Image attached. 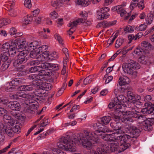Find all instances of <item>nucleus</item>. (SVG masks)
<instances>
[{"instance_id": "obj_45", "label": "nucleus", "mask_w": 154, "mask_h": 154, "mask_svg": "<svg viewBox=\"0 0 154 154\" xmlns=\"http://www.w3.org/2000/svg\"><path fill=\"white\" fill-rule=\"evenodd\" d=\"M15 88L12 85H11V82L6 84V90L8 92H11Z\"/></svg>"}, {"instance_id": "obj_59", "label": "nucleus", "mask_w": 154, "mask_h": 154, "mask_svg": "<svg viewBox=\"0 0 154 154\" xmlns=\"http://www.w3.org/2000/svg\"><path fill=\"white\" fill-rule=\"evenodd\" d=\"M117 36V35L115 34L113 36H111L110 37L108 41L109 45H111L112 44Z\"/></svg>"}, {"instance_id": "obj_14", "label": "nucleus", "mask_w": 154, "mask_h": 154, "mask_svg": "<svg viewBox=\"0 0 154 154\" xmlns=\"http://www.w3.org/2000/svg\"><path fill=\"white\" fill-rule=\"evenodd\" d=\"M42 79L39 77L38 75L35 74L30 75L29 76V79L33 82V85L36 86L37 87L40 85V83H41V79Z\"/></svg>"}, {"instance_id": "obj_18", "label": "nucleus", "mask_w": 154, "mask_h": 154, "mask_svg": "<svg viewBox=\"0 0 154 154\" xmlns=\"http://www.w3.org/2000/svg\"><path fill=\"white\" fill-rule=\"evenodd\" d=\"M141 100V97L137 94L134 95L131 93L129 94L128 102H130L133 103H135L138 100Z\"/></svg>"}, {"instance_id": "obj_30", "label": "nucleus", "mask_w": 154, "mask_h": 154, "mask_svg": "<svg viewBox=\"0 0 154 154\" xmlns=\"http://www.w3.org/2000/svg\"><path fill=\"white\" fill-rule=\"evenodd\" d=\"M38 72H39V73L38 75L39 77L40 76H50L52 74V72L51 71L48 70H41V69H40Z\"/></svg>"}, {"instance_id": "obj_23", "label": "nucleus", "mask_w": 154, "mask_h": 154, "mask_svg": "<svg viewBox=\"0 0 154 154\" xmlns=\"http://www.w3.org/2000/svg\"><path fill=\"white\" fill-rule=\"evenodd\" d=\"M11 54L8 52H2L0 56L1 60L5 63H10L11 60L9 59V55Z\"/></svg>"}, {"instance_id": "obj_49", "label": "nucleus", "mask_w": 154, "mask_h": 154, "mask_svg": "<svg viewBox=\"0 0 154 154\" xmlns=\"http://www.w3.org/2000/svg\"><path fill=\"white\" fill-rule=\"evenodd\" d=\"M40 69V66H35L30 68L29 69V71L31 73L35 72H38Z\"/></svg>"}, {"instance_id": "obj_40", "label": "nucleus", "mask_w": 154, "mask_h": 154, "mask_svg": "<svg viewBox=\"0 0 154 154\" xmlns=\"http://www.w3.org/2000/svg\"><path fill=\"white\" fill-rule=\"evenodd\" d=\"M48 48V47L46 45H43L39 47L38 48L35 50L36 53L39 54L43 52L44 51H46V50Z\"/></svg>"}, {"instance_id": "obj_57", "label": "nucleus", "mask_w": 154, "mask_h": 154, "mask_svg": "<svg viewBox=\"0 0 154 154\" xmlns=\"http://www.w3.org/2000/svg\"><path fill=\"white\" fill-rule=\"evenodd\" d=\"M14 133H19L21 131V128L19 125L18 124H17L15 125L13 127V128Z\"/></svg>"}, {"instance_id": "obj_9", "label": "nucleus", "mask_w": 154, "mask_h": 154, "mask_svg": "<svg viewBox=\"0 0 154 154\" xmlns=\"http://www.w3.org/2000/svg\"><path fill=\"white\" fill-rule=\"evenodd\" d=\"M18 51L20 53L13 63V65L15 67H17L19 65L26 62L27 59L26 57L29 53L28 51L22 50V49H21L20 48H18Z\"/></svg>"}, {"instance_id": "obj_28", "label": "nucleus", "mask_w": 154, "mask_h": 154, "mask_svg": "<svg viewBox=\"0 0 154 154\" xmlns=\"http://www.w3.org/2000/svg\"><path fill=\"white\" fill-rule=\"evenodd\" d=\"M130 133L131 134L137 136L141 131L140 128L137 129L135 126H131L130 128Z\"/></svg>"}, {"instance_id": "obj_33", "label": "nucleus", "mask_w": 154, "mask_h": 154, "mask_svg": "<svg viewBox=\"0 0 154 154\" xmlns=\"http://www.w3.org/2000/svg\"><path fill=\"white\" fill-rule=\"evenodd\" d=\"M11 114L13 116H14L15 118L19 120L22 121L24 120L26 118L25 114L21 112L18 113H15V114L11 113Z\"/></svg>"}, {"instance_id": "obj_63", "label": "nucleus", "mask_w": 154, "mask_h": 154, "mask_svg": "<svg viewBox=\"0 0 154 154\" xmlns=\"http://www.w3.org/2000/svg\"><path fill=\"white\" fill-rule=\"evenodd\" d=\"M67 86V84L66 82H64L63 83V85L62 87L60 89V90L58 91V93H60V94H61L63 92L64 90L66 88Z\"/></svg>"}, {"instance_id": "obj_39", "label": "nucleus", "mask_w": 154, "mask_h": 154, "mask_svg": "<svg viewBox=\"0 0 154 154\" xmlns=\"http://www.w3.org/2000/svg\"><path fill=\"white\" fill-rule=\"evenodd\" d=\"M32 20V18L30 16L25 17L23 20V24L24 25L29 24Z\"/></svg>"}, {"instance_id": "obj_46", "label": "nucleus", "mask_w": 154, "mask_h": 154, "mask_svg": "<svg viewBox=\"0 0 154 154\" xmlns=\"http://www.w3.org/2000/svg\"><path fill=\"white\" fill-rule=\"evenodd\" d=\"M124 42V39L122 38H118L116 41L115 45V47L116 48H118Z\"/></svg>"}, {"instance_id": "obj_34", "label": "nucleus", "mask_w": 154, "mask_h": 154, "mask_svg": "<svg viewBox=\"0 0 154 154\" xmlns=\"http://www.w3.org/2000/svg\"><path fill=\"white\" fill-rule=\"evenodd\" d=\"M153 20V15L152 13H149L148 14L146 18V23L147 24H151Z\"/></svg>"}, {"instance_id": "obj_48", "label": "nucleus", "mask_w": 154, "mask_h": 154, "mask_svg": "<svg viewBox=\"0 0 154 154\" xmlns=\"http://www.w3.org/2000/svg\"><path fill=\"white\" fill-rule=\"evenodd\" d=\"M112 79L113 77L112 76H108L107 75H105L103 78V80H105V84L109 83Z\"/></svg>"}, {"instance_id": "obj_3", "label": "nucleus", "mask_w": 154, "mask_h": 154, "mask_svg": "<svg viewBox=\"0 0 154 154\" xmlns=\"http://www.w3.org/2000/svg\"><path fill=\"white\" fill-rule=\"evenodd\" d=\"M82 144L83 146L88 149L93 147V143L90 140L86 139L85 135L80 133L77 135V138L71 139L68 136L62 137L60 140L59 142L57 143V146L60 149L70 152L76 151L75 144Z\"/></svg>"}, {"instance_id": "obj_20", "label": "nucleus", "mask_w": 154, "mask_h": 154, "mask_svg": "<svg viewBox=\"0 0 154 154\" xmlns=\"http://www.w3.org/2000/svg\"><path fill=\"white\" fill-rule=\"evenodd\" d=\"M33 85H21L19 87L18 90L20 91H29L33 90L35 88V87L36 86H35Z\"/></svg>"}, {"instance_id": "obj_22", "label": "nucleus", "mask_w": 154, "mask_h": 154, "mask_svg": "<svg viewBox=\"0 0 154 154\" xmlns=\"http://www.w3.org/2000/svg\"><path fill=\"white\" fill-rule=\"evenodd\" d=\"M38 45V42L34 41L31 42L29 45L28 46H25V50L29 51H32L33 50L35 49L37 47Z\"/></svg>"}, {"instance_id": "obj_2", "label": "nucleus", "mask_w": 154, "mask_h": 154, "mask_svg": "<svg viewBox=\"0 0 154 154\" xmlns=\"http://www.w3.org/2000/svg\"><path fill=\"white\" fill-rule=\"evenodd\" d=\"M114 132L112 134L103 136L102 139L105 141L112 142L109 143L108 149H109L112 152L119 149L122 152L131 146L130 140L131 137L126 134L122 135L124 131L121 127H114Z\"/></svg>"}, {"instance_id": "obj_37", "label": "nucleus", "mask_w": 154, "mask_h": 154, "mask_svg": "<svg viewBox=\"0 0 154 154\" xmlns=\"http://www.w3.org/2000/svg\"><path fill=\"white\" fill-rule=\"evenodd\" d=\"M81 18L78 19L72 22H70L68 24V26L71 27L72 29H75V27L79 23H80L81 21Z\"/></svg>"}, {"instance_id": "obj_11", "label": "nucleus", "mask_w": 154, "mask_h": 154, "mask_svg": "<svg viewBox=\"0 0 154 154\" xmlns=\"http://www.w3.org/2000/svg\"><path fill=\"white\" fill-rule=\"evenodd\" d=\"M109 8L106 7H104L100 8L97 11V18L100 20L107 18L109 17V14L107 11H109Z\"/></svg>"}, {"instance_id": "obj_8", "label": "nucleus", "mask_w": 154, "mask_h": 154, "mask_svg": "<svg viewBox=\"0 0 154 154\" xmlns=\"http://www.w3.org/2000/svg\"><path fill=\"white\" fill-rule=\"evenodd\" d=\"M17 43V41L13 40L10 45L8 42L4 43L2 46V52H8L11 55L15 54L16 52Z\"/></svg>"}, {"instance_id": "obj_27", "label": "nucleus", "mask_w": 154, "mask_h": 154, "mask_svg": "<svg viewBox=\"0 0 154 154\" xmlns=\"http://www.w3.org/2000/svg\"><path fill=\"white\" fill-rule=\"evenodd\" d=\"M5 131L9 137H12L14 135V132L12 127L8 125L5 128Z\"/></svg>"}, {"instance_id": "obj_25", "label": "nucleus", "mask_w": 154, "mask_h": 154, "mask_svg": "<svg viewBox=\"0 0 154 154\" xmlns=\"http://www.w3.org/2000/svg\"><path fill=\"white\" fill-rule=\"evenodd\" d=\"M11 82V85H12L15 88L16 87L25 82L24 80L21 78H16Z\"/></svg>"}, {"instance_id": "obj_43", "label": "nucleus", "mask_w": 154, "mask_h": 154, "mask_svg": "<svg viewBox=\"0 0 154 154\" xmlns=\"http://www.w3.org/2000/svg\"><path fill=\"white\" fill-rule=\"evenodd\" d=\"M111 120V117L109 116H104L101 119L102 122L104 124H107Z\"/></svg>"}, {"instance_id": "obj_24", "label": "nucleus", "mask_w": 154, "mask_h": 154, "mask_svg": "<svg viewBox=\"0 0 154 154\" xmlns=\"http://www.w3.org/2000/svg\"><path fill=\"white\" fill-rule=\"evenodd\" d=\"M104 146L102 148H98L97 149V152L92 149L90 151V154H106V150Z\"/></svg>"}, {"instance_id": "obj_19", "label": "nucleus", "mask_w": 154, "mask_h": 154, "mask_svg": "<svg viewBox=\"0 0 154 154\" xmlns=\"http://www.w3.org/2000/svg\"><path fill=\"white\" fill-rule=\"evenodd\" d=\"M152 45L148 42L143 41L141 44V48L146 53L149 52V51L151 49Z\"/></svg>"}, {"instance_id": "obj_55", "label": "nucleus", "mask_w": 154, "mask_h": 154, "mask_svg": "<svg viewBox=\"0 0 154 154\" xmlns=\"http://www.w3.org/2000/svg\"><path fill=\"white\" fill-rule=\"evenodd\" d=\"M49 16L51 19L55 20L57 18L58 15L56 11H53L50 13Z\"/></svg>"}, {"instance_id": "obj_53", "label": "nucleus", "mask_w": 154, "mask_h": 154, "mask_svg": "<svg viewBox=\"0 0 154 154\" xmlns=\"http://www.w3.org/2000/svg\"><path fill=\"white\" fill-rule=\"evenodd\" d=\"M5 63L2 65L0 68V71H4L8 68L10 63Z\"/></svg>"}, {"instance_id": "obj_12", "label": "nucleus", "mask_w": 154, "mask_h": 154, "mask_svg": "<svg viewBox=\"0 0 154 154\" xmlns=\"http://www.w3.org/2000/svg\"><path fill=\"white\" fill-rule=\"evenodd\" d=\"M125 5H126L125 4L116 6L113 7L112 9L113 11H116L118 13L120 14L121 17H125V19L126 20L128 18L129 15L125 10L122 9V8L125 6Z\"/></svg>"}, {"instance_id": "obj_47", "label": "nucleus", "mask_w": 154, "mask_h": 154, "mask_svg": "<svg viewBox=\"0 0 154 154\" xmlns=\"http://www.w3.org/2000/svg\"><path fill=\"white\" fill-rule=\"evenodd\" d=\"M81 21H80V23L83 24L84 26H90L91 24V22L88 20H87L86 19H83V18H81Z\"/></svg>"}, {"instance_id": "obj_52", "label": "nucleus", "mask_w": 154, "mask_h": 154, "mask_svg": "<svg viewBox=\"0 0 154 154\" xmlns=\"http://www.w3.org/2000/svg\"><path fill=\"white\" fill-rule=\"evenodd\" d=\"M50 65L51 63H42L40 66V69L41 68L48 69L50 67Z\"/></svg>"}, {"instance_id": "obj_4", "label": "nucleus", "mask_w": 154, "mask_h": 154, "mask_svg": "<svg viewBox=\"0 0 154 154\" xmlns=\"http://www.w3.org/2000/svg\"><path fill=\"white\" fill-rule=\"evenodd\" d=\"M120 113L122 114L123 116L121 120L122 122L128 123L130 122L136 121L139 123L142 124V128L144 130L149 131L151 130L152 128L151 122L149 120H146L145 116L141 115L134 109H133L132 112H120Z\"/></svg>"}, {"instance_id": "obj_64", "label": "nucleus", "mask_w": 154, "mask_h": 154, "mask_svg": "<svg viewBox=\"0 0 154 154\" xmlns=\"http://www.w3.org/2000/svg\"><path fill=\"white\" fill-rule=\"evenodd\" d=\"M54 37L56 39H57L59 43L62 44H63V40L59 34H55Z\"/></svg>"}, {"instance_id": "obj_15", "label": "nucleus", "mask_w": 154, "mask_h": 154, "mask_svg": "<svg viewBox=\"0 0 154 154\" xmlns=\"http://www.w3.org/2000/svg\"><path fill=\"white\" fill-rule=\"evenodd\" d=\"M127 98L123 95H120L118 97H116L114 98V102L116 105L119 106L120 109L122 108L121 106L122 103L128 102L127 101Z\"/></svg>"}, {"instance_id": "obj_56", "label": "nucleus", "mask_w": 154, "mask_h": 154, "mask_svg": "<svg viewBox=\"0 0 154 154\" xmlns=\"http://www.w3.org/2000/svg\"><path fill=\"white\" fill-rule=\"evenodd\" d=\"M92 80V76L89 75L84 80V84L86 85L90 83Z\"/></svg>"}, {"instance_id": "obj_54", "label": "nucleus", "mask_w": 154, "mask_h": 154, "mask_svg": "<svg viewBox=\"0 0 154 154\" xmlns=\"http://www.w3.org/2000/svg\"><path fill=\"white\" fill-rule=\"evenodd\" d=\"M39 55V54L38 53H36L35 51V50L34 51H31L30 54L29 56L32 58H35L38 59V58L37 57Z\"/></svg>"}, {"instance_id": "obj_38", "label": "nucleus", "mask_w": 154, "mask_h": 154, "mask_svg": "<svg viewBox=\"0 0 154 154\" xmlns=\"http://www.w3.org/2000/svg\"><path fill=\"white\" fill-rule=\"evenodd\" d=\"M134 27L128 25L125 26L123 28V30L125 33H131L134 32Z\"/></svg>"}, {"instance_id": "obj_58", "label": "nucleus", "mask_w": 154, "mask_h": 154, "mask_svg": "<svg viewBox=\"0 0 154 154\" xmlns=\"http://www.w3.org/2000/svg\"><path fill=\"white\" fill-rule=\"evenodd\" d=\"M39 86V87L40 88V89L39 90L35 91L34 93L37 96L39 97H42V94L41 91L42 90H43V89L42 88V87H41V86Z\"/></svg>"}, {"instance_id": "obj_41", "label": "nucleus", "mask_w": 154, "mask_h": 154, "mask_svg": "<svg viewBox=\"0 0 154 154\" xmlns=\"http://www.w3.org/2000/svg\"><path fill=\"white\" fill-rule=\"evenodd\" d=\"M41 83H40V85L39 86H41V87H43L42 88L43 89L45 90H50L52 88L51 85L48 83H42L41 81Z\"/></svg>"}, {"instance_id": "obj_7", "label": "nucleus", "mask_w": 154, "mask_h": 154, "mask_svg": "<svg viewBox=\"0 0 154 154\" xmlns=\"http://www.w3.org/2000/svg\"><path fill=\"white\" fill-rule=\"evenodd\" d=\"M18 97L25 99V102L26 104L32 108H37L38 106V102L35 100V97L31 94H26L25 93L18 92L17 93Z\"/></svg>"}, {"instance_id": "obj_17", "label": "nucleus", "mask_w": 154, "mask_h": 154, "mask_svg": "<svg viewBox=\"0 0 154 154\" xmlns=\"http://www.w3.org/2000/svg\"><path fill=\"white\" fill-rule=\"evenodd\" d=\"M8 106L11 109L18 111L20 109V105L16 101L10 102L8 104Z\"/></svg>"}, {"instance_id": "obj_32", "label": "nucleus", "mask_w": 154, "mask_h": 154, "mask_svg": "<svg viewBox=\"0 0 154 154\" xmlns=\"http://www.w3.org/2000/svg\"><path fill=\"white\" fill-rule=\"evenodd\" d=\"M13 41H17V45H18V43H19L20 45L18 46V48H20L21 49H22V50L24 49L25 50V46H24V45L26 43L25 40L24 38H20L19 39H17L15 40H13Z\"/></svg>"}, {"instance_id": "obj_5", "label": "nucleus", "mask_w": 154, "mask_h": 154, "mask_svg": "<svg viewBox=\"0 0 154 154\" xmlns=\"http://www.w3.org/2000/svg\"><path fill=\"white\" fill-rule=\"evenodd\" d=\"M93 128L94 129H96L93 133L90 130H87L84 131V134L86 139H88L93 143V147L94 146V142L96 143L99 142V140L98 136L102 135L101 138L103 136L106 135L104 133L109 131L106 126L98 122L94 124Z\"/></svg>"}, {"instance_id": "obj_60", "label": "nucleus", "mask_w": 154, "mask_h": 154, "mask_svg": "<svg viewBox=\"0 0 154 154\" xmlns=\"http://www.w3.org/2000/svg\"><path fill=\"white\" fill-rule=\"evenodd\" d=\"M31 0H25L24 2V5L26 8H30L32 7Z\"/></svg>"}, {"instance_id": "obj_10", "label": "nucleus", "mask_w": 154, "mask_h": 154, "mask_svg": "<svg viewBox=\"0 0 154 154\" xmlns=\"http://www.w3.org/2000/svg\"><path fill=\"white\" fill-rule=\"evenodd\" d=\"M108 107L109 108L111 109L113 107L116 109L114 112L115 115L112 116L113 119H115V121L118 123V122L121 121V119L123 117L122 114L120 113V112H124L121 110H119V109H120L119 107V106L116 105L115 103H114L113 102H110L109 103L108 105Z\"/></svg>"}, {"instance_id": "obj_29", "label": "nucleus", "mask_w": 154, "mask_h": 154, "mask_svg": "<svg viewBox=\"0 0 154 154\" xmlns=\"http://www.w3.org/2000/svg\"><path fill=\"white\" fill-rule=\"evenodd\" d=\"M130 133L131 134L137 136L141 131L140 128L137 129L135 126H131L130 128Z\"/></svg>"}, {"instance_id": "obj_26", "label": "nucleus", "mask_w": 154, "mask_h": 154, "mask_svg": "<svg viewBox=\"0 0 154 154\" xmlns=\"http://www.w3.org/2000/svg\"><path fill=\"white\" fill-rule=\"evenodd\" d=\"M129 82L130 79L126 76H121L119 79V85L121 86L128 84Z\"/></svg>"}, {"instance_id": "obj_13", "label": "nucleus", "mask_w": 154, "mask_h": 154, "mask_svg": "<svg viewBox=\"0 0 154 154\" xmlns=\"http://www.w3.org/2000/svg\"><path fill=\"white\" fill-rule=\"evenodd\" d=\"M70 0H52L51 4L56 8H59L63 5L69 4Z\"/></svg>"}, {"instance_id": "obj_6", "label": "nucleus", "mask_w": 154, "mask_h": 154, "mask_svg": "<svg viewBox=\"0 0 154 154\" xmlns=\"http://www.w3.org/2000/svg\"><path fill=\"white\" fill-rule=\"evenodd\" d=\"M122 68L125 73L132 76L133 78H135L137 76L136 70L139 69L140 66L137 62L131 60L128 63H123Z\"/></svg>"}, {"instance_id": "obj_62", "label": "nucleus", "mask_w": 154, "mask_h": 154, "mask_svg": "<svg viewBox=\"0 0 154 154\" xmlns=\"http://www.w3.org/2000/svg\"><path fill=\"white\" fill-rule=\"evenodd\" d=\"M53 154H65L64 152L57 149H53Z\"/></svg>"}, {"instance_id": "obj_51", "label": "nucleus", "mask_w": 154, "mask_h": 154, "mask_svg": "<svg viewBox=\"0 0 154 154\" xmlns=\"http://www.w3.org/2000/svg\"><path fill=\"white\" fill-rule=\"evenodd\" d=\"M8 154H22V152L17 149L13 148L8 152Z\"/></svg>"}, {"instance_id": "obj_31", "label": "nucleus", "mask_w": 154, "mask_h": 154, "mask_svg": "<svg viewBox=\"0 0 154 154\" xmlns=\"http://www.w3.org/2000/svg\"><path fill=\"white\" fill-rule=\"evenodd\" d=\"M114 24V23H109L106 21L100 22L97 25V27L106 28L109 26H112Z\"/></svg>"}, {"instance_id": "obj_61", "label": "nucleus", "mask_w": 154, "mask_h": 154, "mask_svg": "<svg viewBox=\"0 0 154 154\" xmlns=\"http://www.w3.org/2000/svg\"><path fill=\"white\" fill-rule=\"evenodd\" d=\"M40 61L38 59V60H32L30 62V65L32 66H37L40 63Z\"/></svg>"}, {"instance_id": "obj_1", "label": "nucleus", "mask_w": 154, "mask_h": 154, "mask_svg": "<svg viewBox=\"0 0 154 154\" xmlns=\"http://www.w3.org/2000/svg\"><path fill=\"white\" fill-rule=\"evenodd\" d=\"M114 132L112 134L103 136L102 139L105 141L112 142L109 143L108 149H109L112 152L119 149L122 152L131 146L130 140L131 137L126 134L122 135L124 131L121 127H114Z\"/></svg>"}, {"instance_id": "obj_44", "label": "nucleus", "mask_w": 154, "mask_h": 154, "mask_svg": "<svg viewBox=\"0 0 154 154\" xmlns=\"http://www.w3.org/2000/svg\"><path fill=\"white\" fill-rule=\"evenodd\" d=\"M138 61L140 63L145 65L148 63L147 58L144 56H142L138 58Z\"/></svg>"}, {"instance_id": "obj_42", "label": "nucleus", "mask_w": 154, "mask_h": 154, "mask_svg": "<svg viewBox=\"0 0 154 154\" xmlns=\"http://www.w3.org/2000/svg\"><path fill=\"white\" fill-rule=\"evenodd\" d=\"M134 53L138 56L143 55L146 54L145 52L141 48H137L134 51Z\"/></svg>"}, {"instance_id": "obj_16", "label": "nucleus", "mask_w": 154, "mask_h": 154, "mask_svg": "<svg viewBox=\"0 0 154 154\" xmlns=\"http://www.w3.org/2000/svg\"><path fill=\"white\" fill-rule=\"evenodd\" d=\"M15 1V0H10L7 2L8 5L11 7L8 14L11 16L14 17L16 16L17 14L14 10L12 9V7L14 5Z\"/></svg>"}, {"instance_id": "obj_35", "label": "nucleus", "mask_w": 154, "mask_h": 154, "mask_svg": "<svg viewBox=\"0 0 154 154\" xmlns=\"http://www.w3.org/2000/svg\"><path fill=\"white\" fill-rule=\"evenodd\" d=\"M59 57V54L55 51H53L49 54V60H52L57 59Z\"/></svg>"}, {"instance_id": "obj_36", "label": "nucleus", "mask_w": 154, "mask_h": 154, "mask_svg": "<svg viewBox=\"0 0 154 154\" xmlns=\"http://www.w3.org/2000/svg\"><path fill=\"white\" fill-rule=\"evenodd\" d=\"M11 23V20L5 18H0V28Z\"/></svg>"}, {"instance_id": "obj_21", "label": "nucleus", "mask_w": 154, "mask_h": 154, "mask_svg": "<svg viewBox=\"0 0 154 154\" xmlns=\"http://www.w3.org/2000/svg\"><path fill=\"white\" fill-rule=\"evenodd\" d=\"M38 56V59L41 62L45 60H49V52L48 51H44Z\"/></svg>"}, {"instance_id": "obj_50", "label": "nucleus", "mask_w": 154, "mask_h": 154, "mask_svg": "<svg viewBox=\"0 0 154 154\" xmlns=\"http://www.w3.org/2000/svg\"><path fill=\"white\" fill-rule=\"evenodd\" d=\"M146 27V25L145 24H141L138 26L136 27L135 29L138 31H142L145 30Z\"/></svg>"}]
</instances>
